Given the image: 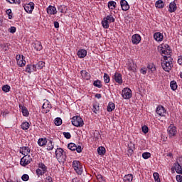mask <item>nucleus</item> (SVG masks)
<instances>
[{
  "label": "nucleus",
  "mask_w": 182,
  "mask_h": 182,
  "mask_svg": "<svg viewBox=\"0 0 182 182\" xmlns=\"http://www.w3.org/2000/svg\"><path fill=\"white\" fill-rule=\"evenodd\" d=\"M116 2L111 1L108 2V8L109 9H114V8H116Z\"/></svg>",
  "instance_id": "58836bf2"
},
{
  "label": "nucleus",
  "mask_w": 182,
  "mask_h": 182,
  "mask_svg": "<svg viewBox=\"0 0 182 182\" xmlns=\"http://www.w3.org/2000/svg\"><path fill=\"white\" fill-rule=\"evenodd\" d=\"M9 44L8 43H4L1 45V48L3 49V50H5V52H6V50H9Z\"/></svg>",
  "instance_id": "603ef678"
},
{
  "label": "nucleus",
  "mask_w": 182,
  "mask_h": 182,
  "mask_svg": "<svg viewBox=\"0 0 182 182\" xmlns=\"http://www.w3.org/2000/svg\"><path fill=\"white\" fill-rule=\"evenodd\" d=\"M156 8H159L161 9V8H164V2L162 0H158L155 4Z\"/></svg>",
  "instance_id": "473e14b6"
},
{
  "label": "nucleus",
  "mask_w": 182,
  "mask_h": 182,
  "mask_svg": "<svg viewBox=\"0 0 182 182\" xmlns=\"http://www.w3.org/2000/svg\"><path fill=\"white\" fill-rule=\"evenodd\" d=\"M45 66V62L39 61L36 65H35L36 70L37 69H42Z\"/></svg>",
  "instance_id": "f704fd0d"
},
{
  "label": "nucleus",
  "mask_w": 182,
  "mask_h": 182,
  "mask_svg": "<svg viewBox=\"0 0 182 182\" xmlns=\"http://www.w3.org/2000/svg\"><path fill=\"white\" fill-rule=\"evenodd\" d=\"M141 41V37L139 34H134L132 37V41L134 45H139Z\"/></svg>",
  "instance_id": "4468645a"
},
{
  "label": "nucleus",
  "mask_w": 182,
  "mask_h": 182,
  "mask_svg": "<svg viewBox=\"0 0 182 182\" xmlns=\"http://www.w3.org/2000/svg\"><path fill=\"white\" fill-rule=\"evenodd\" d=\"M182 165H180V164H178V162H176L175 164H173V167L177 173V174H182Z\"/></svg>",
  "instance_id": "aec40b11"
},
{
  "label": "nucleus",
  "mask_w": 182,
  "mask_h": 182,
  "mask_svg": "<svg viewBox=\"0 0 182 182\" xmlns=\"http://www.w3.org/2000/svg\"><path fill=\"white\" fill-rule=\"evenodd\" d=\"M176 11H177V4H176V2L172 1L169 4L168 11L171 14H173V12H176Z\"/></svg>",
  "instance_id": "6ab92c4d"
},
{
  "label": "nucleus",
  "mask_w": 182,
  "mask_h": 182,
  "mask_svg": "<svg viewBox=\"0 0 182 182\" xmlns=\"http://www.w3.org/2000/svg\"><path fill=\"white\" fill-rule=\"evenodd\" d=\"M47 143H48V141L46 140V138H40L38 140V144L41 147H43V146H46Z\"/></svg>",
  "instance_id": "cd10ccee"
},
{
  "label": "nucleus",
  "mask_w": 182,
  "mask_h": 182,
  "mask_svg": "<svg viewBox=\"0 0 182 182\" xmlns=\"http://www.w3.org/2000/svg\"><path fill=\"white\" fill-rule=\"evenodd\" d=\"M142 132L144 133V134H146V133H149V127L147 126H143Z\"/></svg>",
  "instance_id": "6e6d98bb"
},
{
  "label": "nucleus",
  "mask_w": 182,
  "mask_h": 182,
  "mask_svg": "<svg viewBox=\"0 0 182 182\" xmlns=\"http://www.w3.org/2000/svg\"><path fill=\"white\" fill-rule=\"evenodd\" d=\"M6 14L9 16V19H12V10L11 9H9L6 10Z\"/></svg>",
  "instance_id": "864d4df0"
},
{
  "label": "nucleus",
  "mask_w": 182,
  "mask_h": 182,
  "mask_svg": "<svg viewBox=\"0 0 182 182\" xmlns=\"http://www.w3.org/2000/svg\"><path fill=\"white\" fill-rule=\"evenodd\" d=\"M116 21V18L113 17V15L109 14L105 17L102 21V26L104 29H109L110 23H113Z\"/></svg>",
  "instance_id": "7ed1b4c3"
},
{
  "label": "nucleus",
  "mask_w": 182,
  "mask_h": 182,
  "mask_svg": "<svg viewBox=\"0 0 182 182\" xmlns=\"http://www.w3.org/2000/svg\"><path fill=\"white\" fill-rule=\"evenodd\" d=\"M176 163H178L179 165L182 166V156L178 159V161Z\"/></svg>",
  "instance_id": "0e129e2a"
},
{
  "label": "nucleus",
  "mask_w": 182,
  "mask_h": 182,
  "mask_svg": "<svg viewBox=\"0 0 182 182\" xmlns=\"http://www.w3.org/2000/svg\"><path fill=\"white\" fill-rule=\"evenodd\" d=\"M128 70H132V72H136V65L133 61H129L127 64Z\"/></svg>",
  "instance_id": "a878e982"
},
{
  "label": "nucleus",
  "mask_w": 182,
  "mask_h": 182,
  "mask_svg": "<svg viewBox=\"0 0 182 182\" xmlns=\"http://www.w3.org/2000/svg\"><path fill=\"white\" fill-rule=\"evenodd\" d=\"M86 55H87V51L85 49H80L77 51V56L80 59L85 58Z\"/></svg>",
  "instance_id": "393cba45"
},
{
  "label": "nucleus",
  "mask_w": 182,
  "mask_h": 182,
  "mask_svg": "<svg viewBox=\"0 0 182 182\" xmlns=\"http://www.w3.org/2000/svg\"><path fill=\"white\" fill-rule=\"evenodd\" d=\"M134 149H136L134 144H133L132 142L128 144V154L130 156H132V154H133V153L134 152Z\"/></svg>",
  "instance_id": "b1692460"
},
{
  "label": "nucleus",
  "mask_w": 182,
  "mask_h": 182,
  "mask_svg": "<svg viewBox=\"0 0 182 182\" xmlns=\"http://www.w3.org/2000/svg\"><path fill=\"white\" fill-rule=\"evenodd\" d=\"M36 173L38 176H43L46 172L42 171V169H40V168H38V169H36Z\"/></svg>",
  "instance_id": "3c124183"
},
{
  "label": "nucleus",
  "mask_w": 182,
  "mask_h": 182,
  "mask_svg": "<svg viewBox=\"0 0 182 182\" xmlns=\"http://www.w3.org/2000/svg\"><path fill=\"white\" fill-rule=\"evenodd\" d=\"M151 156V154H150L149 152H144L142 154V157L143 159H144V160H147V159H150Z\"/></svg>",
  "instance_id": "a18cd8bd"
},
{
  "label": "nucleus",
  "mask_w": 182,
  "mask_h": 182,
  "mask_svg": "<svg viewBox=\"0 0 182 182\" xmlns=\"http://www.w3.org/2000/svg\"><path fill=\"white\" fill-rule=\"evenodd\" d=\"M122 97L125 100L130 99L132 97V90L129 87H126L122 90Z\"/></svg>",
  "instance_id": "1a4fd4ad"
},
{
  "label": "nucleus",
  "mask_w": 182,
  "mask_h": 182,
  "mask_svg": "<svg viewBox=\"0 0 182 182\" xmlns=\"http://www.w3.org/2000/svg\"><path fill=\"white\" fill-rule=\"evenodd\" d=\"M164 36H163V33L160 32L155 33L154 34V38L156 42H161L164 39Z\"/></svg>",
  "instance_id": "f3484780"
},
{
  "label": "nucleus",
  "mask_w": 182,
  "mask_h": 182,
  "mask_svg": "<svg viewBox=\"0 0 182 182\" xmlns=\"http://www.w3.org/2000/svg\"><path fill=\"white\" fill-rule=\"evenodd\" d=\"M80 73L82 79H85V80H90V74L86 72V70H81Z\"/></svg>",
  "instance_id": "4be33fe9"
},
{
  "label": "nucleus",
  "mask_w": 182,
  "mask_h": 182,
  "mask_svg": "<svg viewBox=\"0 0 182 182\" xmlns=\"http://www.w3.org/2000/svg\"><path fill=\"white\" fill-rule=\"evenodd\" d=\"M29 126H31L28 122H23L21 124V129L23 130H28V129H29Z\"/></svg>",
  "instance_id": "a19ab883"
},
{
  "label": "nucleus",
  "mask_w": 182,
  "mask_h": 182,
  "mask_svg": "<svg viewBox=\"0 0 182 182\" xmlns=\"http://www.w3.org/2000/svg\"><path fill=\"white\" fill-rule=\"evenodd\" d=\"M31 162L32 157H31L29 155H24V156L21 159L20 164L23 167H26V166H28V164H31Z\"/></svg>",
  "instance_id": "0eeeda50"
},
{
  "label": "nucleus",
  "mask_w": 182,
  "mask_h": 182,
  "mask_svg": "<svg viewBox=\"0 0 182 182\" xmlns=\"http://www.w3.org/2000/svg\"><path fill=\"white\" fill-rule=\"evenodd\" d=\"M140 72L142 75H146L147 73V68H143L140 70Z\"/></svg>",
  "instance_id": "052dcab7"
},
{
  "label": "nucleus",
  "mask_w": 182,
  "mask_h": 182,
  "mask_svg": "<svg viewBox=\"0 0 182 182\" xmlns=\"http://www.w3.org/2000/svg\"><path fill=\"white\" fill-rule=\"evenodd\" d=\"M47 14H48V15H56V14H58V10H56V7L49 6L47 8Z\"/></svg>",
  "instance_id": "dca6fc26"
},
{
  "label": "nucleus",
  "mask_w": 182,
  "mask_h": 182,
  "mask_svg": "<svg viewBox=\"0 0 182 182\" xmlns=\"http://www.w3.org/2000/svg\"><path fill=\"white\" fill-rule=\"evenodd\" d=\"M54 27L58 29L59 28V23L58 21L54 22Z\"/></svg>",
  "instance_id": "338daca9"
},
{
  "label": "nucleus",
  "mask_w": 182,
  "mask_h": 182,
  "mask_svg": "<svg viewBox=\"0 0 182 182\" xmlns=\"http://www.w3.org/2000/svg\"><path fill=\"white\" fill-rule=\"evenodd\" d=\"M161 66L165 72H170L173 66L171 56H165L161 60Z\"/></svg>",
  "instance_id": "f257e3e1"
},
{
  "label": "nucleus",
  "mask_w": 182,
  "mask_h": 182,
  "mask_svg": "<svg viewBox=\"0 0 182 182\" xmlns=\"http://www.w3.org/2000/svg\"><path fill=\"white\" fill-rule=\"evenodd\" d=\"M100 109V107H99V104H94L93 105L92 112L94 113L97 114V112H99Z\"/></svg>",
  "instance_id": "37998d69"
},
{
  "label": "nucleus",
  "mask_w": 182,
  "mask_h": 182,
  "mask_svg": "<svg viewBox=\"0 0 182 182\" xmlns=\"http://www.w3.org/2000/svg\"><path fill=\"white\" fill-rule=\"evenodd\" d=\"M97 153L100 156H104L106 153V149L104 146H100L97 148Z\"/></svg>",
  "instance_id": "2f4dec72"
},
{
  "label": "nucleus",
  "mask_w": 182,
  "mask_h": 182,
  "mask_svg": "<svg viewBox=\"0 0 182 182\" xmlns=\"http://www.w3.org/2000/svg\"><path fill=\"white\" fill-rule=\"evenodd\" d=\"M19 109H21L23 116H25V117H28V116H29V112H28V109H26V107H23L22 105L20 104Z\"/></svg>",
  "instance_id": "5701e85b"
},
{
  "label": "nucleus",
  "mask_w": 182,
  "mask_h": 182,
  "mask_svg": "<svg viewBox=\"0 0 182 182\" xmlns=\"http://www.w3.org/2000/svg\"><path fill=\"white\" fill-rule=\"evenodd\" d=\"M178 65H182V55L178 58Z\"/></svg>",
  "instance_id": "e2e57ef3"
},
{
  "label": "nucleus",
  "mask_w": 182,
  "mask_h": 182,
  "mask_svg": "<svg viewBox=\"0 0 182 182\" xmlns=\"http://www.w3.org/2000/svg\"><path fill=\"white\" fill-rule=\"evenodd\" d=\"M147 69L149 72L153 73V72L156 71V66H154V64H149L147 66Z\"/></svg>",
  "instance_id": "ea45409f"
},
{
  "label": "nucleus",
  "mask_w": 182,
  "mask_h": 182,
  "mask_svg": "<svg viewBox=\"0 0 182 182\" xmlns=\"http://www.w3.org/2000/svg\"><path fill=\"white\" fill-rule=\"evenodd\" d=\"M2 90L3 92H4L5 93H8L9 92V90H11V86H9V85H4L2 87Z\"/></svg>",
  "instance_id": "c03bdc74"
},
{
  "label": "nucleus",
  "mask_w": 182,
  "mask_h": 182,
  "mask_svg": "<svg viewBox=\"0 0 182 182\" xmlns=\"http://www.w3.org/2000/svg\"><path fill=\"white\" fill-rule=\"evenodd\" d=\"M170 86H171V90H177V82L174 80L173 81H171V83H170Z\"/></svg>",
  "instance_id": "c9c22d12"
},
{
  "label": "nucleus",
  "mask_w": 182,
  "mask_h": 182,
  "mask_svg": "<svg viewBox=\"0 0 182 182\" xmlns=\"http://www.w3.org/2000/svg\"><path fill=\"white\" fill-rule=\"evenodd\" d=\"M55 157L59 163H65L67 159L66 151H65L62 148H58L55 150Z\"/></svg>",
  "instance_id": "f03ea898"
},
{
  "label": "nucleus",
  "mask_w": 182,
  "mask_h": 182,
  "mask_svg": "<svg viewBox=\"0 0 182 182\" xmlns=\"http://www.w3.org/2000/svg\"><path fill=\"white\" fill-rule=\"evenodd\" d=\"M54 123L55 126H60V124H62V119H60V117L55 118Z\"/></svg>",
  "instance_id": "49530a36"
},
{
  "label": "nucleus",
  "mask_w": 182,
  "mask_h": 182,
  "mask_svg": "<svg viewBox=\"0 0 182 182\" xmlns=\"http://www.w3.org/2000/svg\"><path fill=\"white\" fill-rule=\"evenodd\" d=\"M22 59V57L21 58V55H17L16 56V60L18 62V60H21Z\"/></svg>",
  "instance_id": "774afa93"
},
{
  "label": "nucleus",
  "mask_w": 182,
  "mask_h": 182,
  "mask_svg": "<svg viewBox=\"0 0 182 182\" xmlns=\"http://www.w3.org/2000/svg\"><path fill=\"white\" fill-rule=\"evenodd\" d=\"M53 147H55V144L52 141H49L47 144V150L50 151V150H53Z\"/></svg>",
  "instance_id": "72a5a7b5"
},
{
  "label": "nucleus",
  "mask_w": 182,
  "mask_h": 182,
  "mask_svg": "<svg viewBox=\"0 0 182 182\" xmlns=\"http://www.w3.org/2000/svg\"><path fill=\"white\" fill-rule=\"evenodd\" d=\"M65 8H66L65 5H60L58 6V10L60 14H63V12H65Z\"/></svg>",
  "instance_id": "8fccbe9b"
},
{
  "label": "nucleus",
  "mask_w": 182,
  "mask_h": 182,
  "mask_svg": "<svg viewBox=\"0 0 182 182\" xmlns=\"http://www.w3.org/2000/svg\"><path fill=\"white\" fill-rule=\"evenodd\" d=\"M63 134L65 139H70V137H72V135H70L69 132H63Z\"/></svg>",
  "instance_id": "13d9d810"
},
{
  "label": "nucleus",
  "mask_w": 182,
  "mask_h": 182,
  "mask_svg": "<svg viewBox=\"0 0 182 182\" xmlns=\"http://www.w3.org/2000/svg\"><path fill=\"white\" fill-rule=\"evenodd\" d=\"M124 182H132V181H133V175L132 173L125 175L124 176Z\"/></svg>",
  "instance_id": "c85d7f7f"
},
{
  "label": "nucleus",
  "mask_w": 182,
  "mask_h": 182,
  "mask_svg": "<svg viewBox=\"0 0 182 182\" xmlns=\"http://www.w3.org/2000/svg\"><path fill=\"white\" fill-rule=\"evenodd\" d=\"M17 65L20 66V68H23L25 65H26V60H23V55L21 56V59L17 61Z\"/></svg>",
  "instance_id": "c756f323"
},
{
  "label": "nucleus",
  "mask_w": 182,
  "mask_h": 182,
  "mask_svg": "<svg viewBox=\"0 0 182 182\" xmlns=\"http://www.w3.org/2000/svg\"><path fill=\"white\" fill-rule=\"evenodd\" d=\"M9 32H10V33H15V32H16V28L15 26H11L9 28Z\"/></svg>",
  "instance_id": "4d7b16f0"
},
{
  "label": "nucleus",
  "mask_w": 182,
  "mask_h": 182,
  "mask_svg": "<svg viewBox=\"0 0 182 182\" xmlns=\"http://www.w3.org/2000/svg\"><path fill=\"white\" fill-rule=\"evenodd\" d=\"M113 79L114 80H115V82L117 83H119V85H122V83H123V78L122 77V74L119 73H115L114 76H113Z\"/></svg>",
  "instance_id": "ddd939ff"
},
{
  "label": "nucleus",
  "mask_w": 182,
  "mask_h": 182,
  "mask_svg": "<svg viewBox=\"0 0 182 182\" xmlns=\"http://www.w3.org/2000/svg\"><path fill=\"white\" fill-rule=\"evenodd\" d=\"M9 4H16V5H19L21 4V0H6Z\"/></svg>",
  "instance_id": "de8ad7c7"
},
{
  "label": "nucleus",
  "mask_w": 182,
  "mask_h": 182,
  "mask_svg": "<svg viewBox=\"0 0 182 182\" xmlns=\"http://www.w3.org/2000/svg\"><path fill=\"white\" fill-rule=\"evenodd\" d=\"M156 113L157 114H159V116L164 117V116H166V109L163 106H159L156 108Z\"/></svg>",
  "instance_id": "f8f14e48"
},
{
  "label": "nucleus",
  "mask_w": 182,
  "mask_h": 182,
  "mask_svg": "<svg viewBox=\"0 0 182 182\" xmlns=\"http://www.w3.org/2000/svg\"><path fill=\"white\" fill-rule=\"evenodd\" d=\"M104 81L105 83H109V82H110V77H109V75L107 73L104 74Z\"/></svg>",
  "instance_id": "09e8293b"
},
{
  "label": "nucleus",
  "mask_w": 182,
  "mask_h": 182,
  "mask_svg": "<svg viewBox=\"0 0 182 182\" xmlns=\"http://www.w3.org/2000/svg\"><path fill=\"white\" fill-rule=\"evenodd\" d=\"M153 177L154 178L155 182H161L160 181V175L157 172H154L153 174Z\"/></svg>",
  "instance_id": "79ce46f5"
},
{
  "label": "nucleus",
  "mask_w": 182,
  "mask_h": 182,
  "mask_svg": "<svg viewBox=\"0 0 182 182\" xmlns=\"http://www.w3.org/2000/svg\"><path fill=\"white\" fill-rule=\"evenodd\" d=\"M93 85L94 86H95V87H98V89H102V82L99 80H95L93 82Z\"/></svg>",
  "instance_id": "e433bc0d"
},
{
  "label": "nucleus",
  "mask_w": 182,
  "mask_h": 182,
  "mask_svg": "<svg viewBox=\"0 0 182 182\" xmlns=\"http://www.w3.org/2000/svg\"><path fill=\"white\" fill-rule=\"evenodd\" d=\"M167 132H168V135L169 136V137L171 139L172 137H176V136L177 134V127L176 126H174V124H171L168 127Z\"/></svg>",
  "instance_id": "6e6552de"
},
{
  "label": "nucleus",
  "mask_w": 182,
  "mask_h": 182,
  "mask_svg": "<svg viewBox=\"0 0 182 182\" xmlns=\"http://www.w3.org/2000/svg\"><path fill=\"white\" fill-rule=\"evenodd\" d=\"M33 46L36 50H42L43 47H42V43L41 41H36L33 44Z\"/></svg>",
  "instance_id": "bb28decb"
},
{
  "label": "nucleus",
  "mask_w": 182,
  "mask_h": 182,
  "mask_svg": "<svg viewBox=\"0 0 182 182\" xmlns=\"http://www.w3.org/2000/svg\"><path fill=\"white\" fill-rule=\"evenodd\" d=\"M36 70V67H35V65H27L26 68V72L27 73H31V72H35Z\"/></svg>",
  "instance_id": "412c9836"
},
{
  "label": "nucleus",
  "mask_w": 182,
  "mask_h": 182,
  "mask_svg": "<svg viewBox=\"0 0 182 182\" xmlns=\"http://www.w3.org/2000/svg\"><path fill=\"white\" fill-rule=\"evenodd\" d=\"M21 180H23V181H28V180H29V175L28 174H23L21 176Z\"/></svg>",
  "instance_id": "5fc2aeb1"
},
{
  "label": "nucleus",
  "mask_w": 182,
  "mask_h": 182,
  "mask_svg": "<svg viewBox=\"0 0 182 182\" xmlns=\"http://www.w3.org/2000/svg\"><path fill=\"white\" fill-rule=\"evenodd\" d=\"M176 181L178 182H182V176H181V175H177L176 176Z\"/></svg>",
  "instance_id": "680f3d73"
},
{
  "label": "nucleus",
  "mask_w": 182,
  "mask_h": 182,
  "mask_svg": "<svg viewBox=\"0 0 182 182\" xmlns=\"http://www.w3.org/2000/svg\"><path fill=\"white\" fill-rule=\"evenodd\" d=\"M116 109V105L113 102H109L108 106L107 107V112H113Z\"/></svg>",
  "instance_id": "7c9ffc66"
},
{
  "label": "nucleus",
  "mask_w": 182,
  "mask_h": 182,
  "mask_svg": "<svg viewBox=\"0 0 182 182\" xmlns=\"http://www.w3.org/2000/svg\"><path fill=\"white\" fill-rule=\"evenodd\" d=\"M52 181H52V177H50V176H47L46 177V182H52Z\"/></svg>",
  "instance_id": "69168bd1"
},
{
  "label": "nucleus",
  "mask_w": 182,
  "mask_h": 182,
  "mask_svg": "<svg viewBox=\"0 0 182 182\" xmlns=\"http://www.w3.org/2000/svg\"><path fill=\"white\" fill-rule=\"evenodd\" d=\"M38 168H39L40 170L46 172V171H48V167H46V166L44 165L43 163H40V164H38Z\"/></svg>",
  "instance_id": "4c0bfd02"
},
{
  "label": "nucleus",
  "mask_w": 182,
  "mask_h": 182,
  "mask_svg": "<svg viewBox=\"0 0 182 182\" xmlns=\"http://www.w3.org/2000/svg\"><path fill=\"white\" fill-rule=\"evenodd\" d=\"M120 5L122 11H129V9H130V6L129 5V3H127V1L126 0H121Z\"/></svg>",
  "instance_id": "2eb2a0df"
},
{
  "label": "nucleus",
  "mask_w": 182,
  "mask_h": 182,
  "mask_svg": "<svg viewBox=\"0 0 182 182\" xmlns=\"http://www.w3.org/2000/svg\"><path fill=\"white\" fill-rule=\"evenodd\" d=\"M68 149L71 150V151H75L76 150L77 153H82V146H76L74 143H70L68 145Z\"/></svg>",
  "instance_id": "9d476101"
},
{
  "label": "nucleus",
  "mask_w": 182,
  "mask_h": 182,
  "mask_svg": "<svg viewBox=\"0 0 182 182\" xmlns=\"http://www.w3.org/2000/svg\"><path fill=\"white\" fill-rule=\"evenodd\" d=\"M159 52L164 58L171 55V50H170V46H168V45L161 46L159 47Z\"/></svg>",
  "instance_id": "39448f33"
},
{
  "label": "nucleus",
  "mask_w": 182,
  "mask_h": 182,
  "mask_svg": "<svg viewBox=\"0 0 182 182\" xmlns=\"http://www.w3.org/2000/svg\"><path fill=\"white\" fill-rule=\"evenodd\" d=\"M20 153H21L23 156H28V154L31 153V149L28 146H23L20 149Z\"/></svg>",
  "instance_id": "a211bd4d"
},
{
  "label": "nucleus",
  "mask_w": 182,
  "mask_h": 182,
  "mask_svg": "<svg viewBox=\"0 0 182 182\" xmlns=\"http://www.w3.org/2000/svg\"><path fill=\"white\" fill-rule=\"evenodd\" d=\"M73 167L77 174H78L79 176H82V173H83V166H82L80 161H73Z\"/></svg>",
  "instance_id": "423d86ee"
},
{
  "label": "nucleus",
  "mask_w": 182,
  "mask_h": 182,
  "mask_svg": "<svg viewBox=\"0 0 182 182\" xmlns=\"http://www.w3.org/2000/svg\"><path fill=\"white\" fill-rule=\"evenodd\" d=\"M23 8L27 14H32V11L33 9H35V4H33V2H30L27 4H25Z\"/></svg>",
  "instance_id": "9b49d317"
},
{
  "label": "nucleus",
  "mask_w": 182,
  "mask_h": 182,
  "mask_svg": "<svg viewBox=\"0 0 182 182\" xmlns=\"http://www.w3.org/2000/svg\"><path fill=\"white\" fill-rule=\"evenodd\" d=\"M71 123L73 126H75V127H83V125L85 124L83 119H82L80 116H74L72 118Z\"/></svg>",
  "instance_id": "20e7f679"
},
{
  "label": "nucleus",
  "mask_w": 182,
  "mask_h": 182,
  "mask_svg": "<svg viewBox=\"0 0 182 182\" xmlns=\"http://www.w3.org/2000/svg\"><path fill=\"white\" fill-rule=\"evenodd\" d=\"M48 109H50V105H49V104L48 102H45L42 106L43 109H48Z\"/></svg>",
  "instance_id": "bf43d9fd"
}]
</instances>
